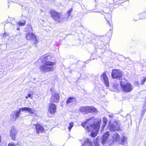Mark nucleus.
Wrapping results in <instances>:
<instances>
[{"instance_id": "18", "label": "nucleus", "mask_w": 146, "mask_h": 146, "mask_svg": "<svg viewBox=\"0 0 146 146\" xmlns=\"http://www.w3.org/2000/svg\"><path fill=\"white\" fill-rule=\"evenodd\" d=\"M113 141H119L120 139V136L117 133H114L112 136Z\"/></svg>"}, {"instance_id": "29", "label": "nucleus", "mask_w": 146, "mask_h": 146, "mask_svg": "<svg viewBox=\"0 0 146 146\" xmlns=\"http://www.w3.org/2000/svg\"><path fill=\"white\" fill-rule=\"evenodd\" d=\"M146 81V78H144L143 80L141 81V85H143L145 81Z\"/></svg>"}, {"instance_id": "40", "label": "nucleus", "mask_w": 146, "mask_h": 146, "mask_svg": "<svg viewBox=\"0 0 146 146\" xmlns=\"http://www.w3.org/2000/svg\"><path fill=\"white\" fill-rule=\"evenodd\" d=\"M136 83H137V84H138V82H136Z\"/></svg>"}, {"instance_id": "14", "label": "nucleus", "mask_w": 146, "mask_h": 146, "mask_svg": "<svg viewBox=\"0 0 146 146\" xmlns=\"http://www.w3.org/2000/svg\"><path fill=\"white\" fill-rule=\"evenodd\" d=\"M35 125V127L36 129V133H41L43 132L44 130L43 127L39 124H37L36 125Z\"/></svg>"}, {"instance_id": "21", "label": "nucleus", "mask_w": 146, "mask_h": 146, "mask_svg": "<svg viewBox=\"0 0 146 146\" xmlns=\"http://www.w3.org/2000/svg\"><path fill=\"white\" fill-rule=\"evenodd\" d=\"M89 113L90 112H97L96 109L92 106H89Z\"/></svg>"}, {"instance_id": "23", "label": "nucleus", "mask_w": 146, "mask_h": 146, "mask_svg": "<svg viewBox=\"0 0 146 146\" xmlns=\"http://www.w3.org/2000/svg\"><path fill=\"white\" fill-rule=\"evenodd\" d=\"M74 126V123L72 122L70 123H69V126L68 127V129L69 131H70L72 128Z\"/></svg>"}, {"instance_id": "30", "label": "nucleus", "mask_w": 146, "mask_h": 146, "mask_svg": "<svg viewBox=\"0 0 146 146\" xmlns=\"http://www.w3.org/2000/svg\"><path fill=\"white\" fill-rule=\"evenodd\" d=\"M73 10L72 8H71L69 10L67 11L66 14L70 15V13L72 12Z\"/></svg>"}, {"instance_id": "27", "label": "nucleus", "mask_w": 146, "mask_h": 146, "mask_svg": "<svg viewBox=\"0 0 146 146\" xmlns=\"http://www.w3.org/2000/svg\"><path fill=\"white\" fill-rule=\"evenodd\" d=\"M108 16L109 17V18H108V19H109V20H108L107 19V18H106V17H105V19H106L107 20V22L111 26V24H110V20H111V16L110 15H108Z\"/></svg>"}, {"instance_id": "2", "label": "nucleus", "mask_w": 146, "mask_h": 146, "mask_svg": "<svg viewBox=\"0 0 146 146\" xmlns=\"http://www.w3.org/2000/svg\"><path fill=\"white\" fill-rule=\"evenodd\" d=\"M28 111L32 116H36L35 110L29 107H23L19 109L18 110H15L12 111L11 115V119L13 121H16L19 117V115L21 111Z\"/></svg>"}, {"instance_id": "13", "label": "nucleus", "mask_w": 146, "mask_h": 146, "mask_svg": "<svg viewBox=\"0 0 146 146\" xmlns=\"http://www.w3.org/2000/svg\"><path fill=\"white\" fill-rule=\"evenodd\" d=\"M110 135L109 132L108 131L106 132L102 137L101 142L103 144H105L108 142L107 139Z\"/></svg>"}, {"instance_id": "24", "label": "nucleus", "mask_w": 146, "mask_h": 146, "mask_svg": "<svg viewBox=\"0 0 146 146\" xmlns=\"http://www.w3.org/2000/svg\"><path fill=\"white\" fill-rule=\"evenodd\" d=\"M86 106L83 107L81 108L80 110L81 112L86 113Z\"/></svg>"}, {"instance_id": "20", "label": "nucleus", "mask_w": 146, "mask_h": 146, "mask_svg": "<svg viewBox=\"0 0 146 146\" xmlns=\"http://www.w3.org/2000/svg\"><path fill=\"white\" fill-rule=\"evenodd\" d=\"M103 123L102 127V130H103L104 128L105 127L107 123L108 120L106 117H104L103 118Z\"/></svg>"}, {"instance_id": "25", "label": "nucleus", "mask_w": 146, "mask_h": 146, "mask_svg": "<svg viewBox=\"0 0 146 146\" xmlns=\"http://www.w3.org/2000/svg\"><path fill=\"white\" fill-rule=\"evenodd\" d=\"M17 24L20 26H24L25 24V21L23 20L21 22H19L17 23Z\"/></svg>"}, {"instance_id": "1", "label": "nucleus", "mask_w": 146, "mask_h": 146, "mask_svg": "<svg viewBox=\"0 0 146 146\" xmlns=\"http://www.w3.org/2000/svg\"><path fill=\"white\" fill-rule=\"evenodd\" d=\"M101 121V118L94 119V117H92L82 123L81 125L88 131L91 132V136L94 137L98 133Z\"/></svg>"}, {"instance_id": "17", "label": "nucleus", "mask_w": 146, "mask_h": 146, "mask_svg": "<svg viewBox=\"0 0 146 146\" xmlns=\"http://www.w3.org/2000/svg\"><path fill=\"white\" fill-rule=\"evenodd\" d=\"M127 138L125 136L122 137L121 141L120 142V144L123 145H126L127 144Z\"/></svg>"}, {"instance_id": "19", "label": "nucleus", "mask_w": 146, "mask_h": 146, "mask_svg": "<svg viewBox=\"0 0 146 146\" xmlns=\"http://www.w3.org/2000/svg\"><path fill=\"white\" fill-rule=\"evenodd\" d=\"M76 101V98L73 97H69L66 101V104H68L73 103Z\"/></svg>"}, {"instance_id": "22", "label": "nucleus", "mask_w": 146, "mask_h": 146, "mask_svg": "<svg viewBox=\"0 0 146 146\" xmlns=\"http://www.w3.org/2000/svg\"><path fill=\"white\" fill-rule=\"evenodd\" d=\"M26 28L27 31H28L31 32L33 30L31 24H28Z\"/></svg>"}, {"instance_id": "4", "label": "nucleus", "mask_w": 146, "mask_h": 146, "mask_svg": "<svg viewBox=\"0 0 146 146\" xmlns=\"http://www.w3.org/2000/svg\"><path fill=\"white\" fill-rule=\"evenodd\" d=\"M120 85L123 91L126 92H130L133 89V87L129 83L122 81L120 82Z\"/></svg>"}, {"instance_id": "5", "label": "nucleus", "mask_w": 146, "mask_h": 146, "mask_svg": "<svg viewBox=\"0 0 146 146\" xmlns=\"http://www.w3.org/2000/svg\"><path fill=\"white\" fill-rule=\"evenodd\" d=\"M108 128L112 131L116 130L119 131L120 129V124L117 121H115L114 123L109 122Z\"/></svg>"}, {"instance_id": "39", "label": "nucleus", "mask_w": 146, "mask_h": 146, "mask_svg": "<svg viewBox=\"0 0 146 146\" xmlns=\"http://www.w3.org/2000/svg\"><path fill=\"white\" fill-rule=\"evenodd\" d=\"M17 29V30H18L19 29V28H18Z\"/></svg>"}, {"instance_id": "37", "label": "nucleus", "mask_w": 146, "mask_h": 146, "mask_svg": "<svg viewBox=\"0 0 146 146\" xmlns=\"http://www.w3.org/2000/svg\"><path fill=\"white\" fill-rule=\"evenodd\" d=\"M28 96H26L25 98H26V99H27L28 98Z\"/></svg>"}, {"instance_id": "7", "label": "nucleus", "mask_w": 146, "mask_h": 146, "mask_svg": "<svg viewBox=\"0 0 146 146\" xmlns=\"http://www.w3.org/2000/svg\"><path fill=\"white\" fill-rule=\"evenodd\" d=\"M122 75V74L120 70L114 69L113 70L111 76L113 78L119 79Z\"/></svg>"}, {"instance_id": "26", "label": "nucleus", "mask_w": 146, "mask_h": 146, "mask_svg": "<svg viewBox=\"0 0 146 146\" xmlns=\"http://www.w3.org/2000/svg\"><path fill=\"white\" fill-rule=\"evenodd\" d=\"M98 138H96V141H94V144L95 145V146H99V142L98 141Z\"/></svg>"}, {"instance_id": "12", "label": "nucleus", "mask_w": 146, "mask_h": 146, "mask_svg": "<svg viewBox=\"0 0 146 146\" xmlns=\"http://www.w3.org/2000/svg\"><path fill=\"white\" fill-rule=\"evenodd\" d=\"M40 69L41 71L43 72H47L52 71L53 70V68L44 65H42L40 66Z\"/></svg>"}, {"instance_id": "9", "label": "nucleus", "mask_w": 146, "mask_h": 146, "mask_svg": "<svg viewBox=\"0 0 146 146\" xmlns=\"http://www.w3.org/2000/svg\"><path fill=\"white\" fill-rule=\"evenodd\" d=\"M56 111V107L55 105L53 103H50L49 104L48 112L52 114H54Z\"/></svg>"}, {"instance_id": "6", "label": "nucleus", "mask_w": 146, "mask_h": 146, "mask_svg": "<svg viewBox=\"0 0 146 146\" xmlns=\"http://www.w3.org/2000/svg\"><path fill=\"white\" fill-rule=\"evenodd\" d=\"M51 59V57L50 56H48L43 58L42 59V62L46 66H52L55 64L54 62H50L49 60Z\"/></svg>"}, {"instance_id": "3", "label": "nucleus", "mask_w": 146, "mask_h": 146, "mask_svg": "<svg viewBox=\"0 0 146 146\" xmlns=\"http://www.w3.org/2000/svg\"><path fill=\"white\" fill-rule=\"evenodd\" d=\"M50 13L51 18L54 21L58 23L63 21L64 17L61 13L57 12L54 10H51L50 11Z\"/></svg>"}, {"instance_id": "34", "label": "nucleus", "mask_w": 146, "mask_h": 146, "mask_svg": "<svg viewBox=\"0 0 146 146\" xmlns=\"http://www.w3.org/2000/svg\"><path fill=\"white\" fill-rule=\"evenodd\" d=\"M28 96L29 97V98H31V99H32V98L31 97V94H28Z\"/></svg>"}, {"instance_id": "35", "label": "nucleus", "mask_w": 146, "mask_h": 146, "mask_svg": "<svg viewBox=\"0 0 146 146\" xmlns=\"http://www.w3.org/2000/svg\"><path fill=\"white\" fill-rule=\"evenodd\" d=\"M113 141H111L109 142H108V143H109V144L110 145L112 143Z\"/></svg>"}, {"instance_id": "32", "label": "nucleus", "mask_w": 146, "mask_h": 146, "mask_svg": "<svg viewBox=\"0 0 146 146\" xmlns=\"http://www.w3.org/2000/svg\"><path fill=\"white\" fill-rule=\"evenodd\" d=\"M108 116L110 118H111L113 117L114 116V115L112 113L110 114Z\"/></svg>"}, {"instance_id": "31", "label": "nucleus", "mask_w": 146, "mask_h": 146, "mask_svg": "<svg viewBox=\"0 0 146 146\" xmlns=\"http://www.w3.org/2000/svg\"><path fill=\"white\" fill-rule=\"evenodd\" d=\"M89 106H86V113H89Z\"/></svg>"}, {"instance_id": "38", "label": "nucleus", "mask_w": 146, "mask_h": 146, "mask_svg": "<svg viewBox=\"0 0 146 146\" xmlns=\"http://www.w3.org/2000/svg\"><path fill=\"white\" fill-rule=\"evenodd\" d=\"M116 89H118V88L117 86H116Z\"/></svg>"}, {"instance_id": "10", "label": "nucleus", "mask_w": 146, "mask_h": 146, "mask_svg": "<svg viewBox=\"0 0 146 146\" xmlns=\"http://www.w3.org/2000/svg\"><path fill=\"white\" fill-rule=\"evenodd\" d=\"M59 99V94L57 93H54L51 96L50 101L52 102L57 103L58 102Z\"/></svg>"}, {"instance_id": "11", "label": "nucleus", "mask_w": 146, "mask_h": 146, "mask_svg": "<svg viewBox=\"0 0 146 146\" xmlns=\"http://www.w3.org/2000/svg\"><path fill=\"white\" fill-rule=\"evenodd\" d=\"M26 38L27 40H31L32 39L34 41V43H36L38 42V41L36 39L35 36L33 33H29L26 34Z\"/></svg>"}, {"instance_id": "15", "label": "nucleus", "mask_w": 146, "mask_h": 146, "mask_svg": "<svg viewBox=\"0 0 146 146\" xmlns=\"http://www.w3.org/2000/svg\"><path fill=\"white\" fill-rule=\"evenodd\" d=\"M101 78L103 79L106 85L108 87H109V84L108 82V79L106 73H104L101 75Z\"/></svg>"}, {"instance_id": "16", "label": "nucleus", "mask_w": 146, "mask_h": 146, "mask_svg": "<svg viewBox=\"0 0 146 146\" xmlns=\"http://www.w3.org/2000/svg\"><path fill=\"white\" fill-rule=\"evenodd\" d=\"M92 142L89 139H86L82 146H92Z\"/></svg>"}, {"instance_id": "36", "label": "nucleus", "mask_w": 146, "mask_h": 146, "mask_svg": "<svg viewBox=\"0 0 146 146\" xmlns=\"http://www.w3.org/2000/svg\"><path fill=\"white\" fill-rule=\"evenodd\" d=\"M1 135H0V143L1 142Z\"/></svg>"}, {"instance_id": "28", "label": "nucleus", "mask_w": 146, "mask_h": 146, "mask_svg": "<svg viewBox=\"0 0 146 146\" xmlns=\"http://www.w3.org/2000/svg\"><path fill=\"white\" fill-rule=\"evenodd\" d=\"M70 15L66 14V17L67 20H71V18L70 17Z\"/></svg>"}, {"instance_id": "8", "label": "nucleus", "mask_w": 146, "mask_h": 146, "mask_svg": "<svg viewBox=\"0 0 146 146\" xmlns=\"http://www.w3.org/2000/svg\"><path fill=\"white\" fill-rule=\"evenodd\" d=\"M18 131L15 126H13L10 131L9 133L12 139L14 141L15 139V136L17 133Z\"/></svg>"}, {"instance_id": "33", "label": "nucleus", "mask_w": 146, "mask_h": 146, "mask_svg": "<svg viewBox=\"0 0 146 146\" xmlns=\"http://www.w3.org/2000/svg\"><path fill=\"white\" fill-rule=\"evenodd\" d=\"M8 146H15V145L13 143H10L9 144Z\"/></svg>"}]
</instances>
